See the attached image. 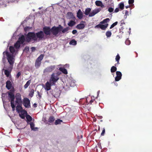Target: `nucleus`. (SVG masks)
I'll return each mask as SVG.
<instances>
[{
  "instance_id": "nucleus-56",
  "label": "nucleus",
  "mask_w": 152,
  "mask_h": 152,
  "mask_svg": "<svg viewBox=\"0 0 152 152\" xmlns=\"http://www.w3.org/2000/svg\"><path fill=\"white\" fill-rule=\"evenodd\" d=\"M119 11V9L118 8H116L115 10V12H117Z\"/></svg>"
},
{
  "instance_id": "nucleus-22",
  "label": "nucleus",
  "mask_w": 152,
  "mask_h": 152,
  "mask_svg": "<svg viewBox=\"0 0 152 152\" xmlns=\"http://www.w3.org/2000/svg\"><path fill=\"white\" fill-rule=\"evenodd\" d=\"M22 105L18 104L16 107V111L18 113H20V112L22 111V110H23Z\"/></svg>"
},
{
  "instance_id": "nucleus-11",
  "label": "nucleus",
  "mask_w": 152,
  "mask_h": 152,
  "mask_svg": "<svg viewBox=\"0 0 152 152\" xmlns=\"http://www.w3.org/2000/svg\"><path fill=\"white\" fill-rule=\"evenodd\" d=\"M101 10V8H99L93 10L91 12H90L89 15V17H91L94 16L95 15L100 11Z\"/></svg>"
},
{
  "instance_id": "nucleus-13",
  "label": "nucleus",
  "mask_w": 152,
  "mask_h": 152,
  "mask_svg": "<svg viewBox=\"0 0 152 152\" xmlns=\"http://www.w3.org/2000/svg\"><path fill=\"white\" fill-rule=\"evenodd\" d=\"M55 65H52L47 67L44 70V73L50 72H52L55 68Z\"/></svg>"
},
{
  "instance_id": "nucleus-31",
  "label": "nucleus",
  "mask_w": 152,
  "mask_h": 152,
  "mask_svg": "<svg viewBox=\"0 0 152 152\" xmlns=\"http://www.w3.org/2000/svg\"><path fill=\"white\" fill-rule=\"evenodd\" d=\"M31 81L30 80H28L26 84L24 86V88L25 89H26L28 88V86L30 85L31 83Z\"/></svg>"
},
{
  "instance_id": "nucleus-47",
  "label": "nucleus",
  "mask_w": 152,
  "mask_h": 152,
  "mask_svg": "<svg viewBox=\"0 0 152 152\" xmlns=\"http://www.w3.org/2000/svg\"><path fill=\"white\" fill-rule=\"evenodd\" d=\"M129 11L127 10H126L125 11V15H124V18L126 19L127 18V16L129 15Z\"/></svg>"
},
{
  "instance_id": "nucleus-14",
  "label": "nucleus",
  "mask_w": 152,
  "mask_h": 152,
  "mask_svg": "<svg viewBox=\"0 0 152 152\" xmlns=\"http://www.w3.org/2000/svg\"><path fill=\"white\" fill-rule=\"evenodd\" d=\"M108 24L106 23L104 25L102 24H99L95 26V28H100L102 30H105L108 27Z\"/></svg>"
},
{
  "instance_id": "nucleus-25",
  "label": "nucleus",
  "mask_w": 152,
  "mask_h": 152,
  "mask_svg": "<svg viewBox=\"0 0 152 152\" xmlns=\"http://www.w3.org/2000/svg\"><path fill=\"white\" fill-rule=\"evenodd\" d=\"M91 10V9L90 8H87L85 11L84 14L86 15H89Z\"/></svg>"
},
{
  "instance_id": "nucleus-12",
  "label": "nucleus",
  "mask_w": 152,
  "mask_h": 152,
  "mask_svg": "<svg viewBox=\"0 0 152 152\" xmlns=\"http://www.w3.org/2000/svg\"><path fill=\"white\" fill-rule=\"evenodd\" d=\"M60 91L58 89H55L52 91V94L56 98L60 96Z\"/></svg>"
},
{
  "instance_id": "nucleus-53",
  "label": "nucleus",
  "mask_w": 152,
  "mask_h": 152,
  "mask_svg": "<svg viewBox=\"0 0 152 152\" xmlns=\"http://www.w3.org/2000/svg\"><path fill=\"white\" fill-rule=\"evenodd\" d=\"M134 0H129V4H132L134 2Z\"/></svg>"
},
{
  "instance_id": "nucleus-19",
  "label": "nucleus",
  "mask_w": 152,
  "mask_h": 152,
  "mask_svg": "<svg viewBox=\"0 0 152 152\" xmlns=\"http://www.w3.org/2000/svg\"><path fill=\"white\" fill-rule=\"evenodd\" d=\"M18 41L20 42L21 44H23L26 41V37L23 35H22L20 37L18 38Z\"/></svg>"
},
{
  "instance_id": "nucleus-38",
  "label": "nucleus",
  "mask_w": 152,
  "mask_h": 152,
  "mask_svg": "<svg viewBox=\"0 0 152 152\" xmlns=\"http://www.w3.org/2000/svg\"><path fill=\"white\" fill-rule=\"evenodd\" d=\"M112 35V33L110 31H107L106 33V35L107 37H110Z\"/></svg>"
},
{
  "instance_id": "nucleus-54",
  "label": "nucleus",
  "mask_w": 152,
  "mask_h": 152,
  "mask_svg": "<svg viewBox=\"0 0 152 152\" xmlns=\"http://www.w3.org/2000/svg\"><path fill=\"white\" fill-rule=\"evenodd\" d=\"M77 32V31L76 30H74L72 31V33L73 34H75Z\"/></svg>"
},
{
  "instance_id": "nucleus-23",
  "label": "nucleus",
  "mask_w": 152,
  "mask_h": 152,
  "mask_svg": "<svg viewBox=\"0 0 152 152\" xmlns=\"http://www.w3.org/2000/svg\"><path fill=\"white\" fill-rule=\"evenodd\" d=\"M85 25L83 23H80L78 25H77L76 26V28L80 30L83 29L85 27Z\"/></svg>"
},
{
  "instance_id": "nucleus-32",
  "label": "nucleus",
  "mask_w": 152,
  "mask_h": 152,
  "mask_svg": "<svg viewBox=\"0 0 152 152\" xmlns=\"http://www.w3.org/2000/svg\"><path fill=\"white\" fill-rule=\"evenodd\" d=\"M69 44L71 45H75L77 44V42L75 39H73L70 42Z\"/></svg>"
},
{
  "instance_id": "nucleus-46",
  "label": "nucleus",
  "mask_w": 152,
  "mask_h": 152,
  "mask_svg": "<svg viewBox=\"0 0 152 152\" xmlns=\"http://www.w3.org/2000/svg\"><path fill=\"white\" fill-rule=\"evenodd\" d=\"M13 65H10L8 67L6 68V69H7V70L9 71H10V70L9 69H10V68H11V71H12V69L13 68Z\"/></svg>"
},
{
  "instance_id": "nucleus-5",
  "label": "nucleus",
  "mask_w": 152,
  "mask_h": 152,
  "mask_svg": "<svg viewBox=\"0 0 152 152\" xmlns=\"http://www.w3.org/2000/svg\"><path fill=\"white\" fill-rule=\"evenodd\" d=\"M57 74L53 73L51 75L49 79V82H52L54 84L56 83L59 79V77H58Z\"/></svg>"
},
{
  "instance_id": "nucleus-2",
  "label": "nucleus",
  "mask_w": 152,
  "mask_h": 152,
  "mask_svg": "<svg viewBox=\"0 0 152 152\" xmlns=\"http://www.w3.org/2000/svg\"><path fill=\"white\" fill-rule=\"evenodd\" d=\"M3 54L4 55L3 59L5 58L4 55L6 54L8 61L10 65H13L15 59L14 58L13 55L11 54L7 51L4 52Z\"/></svg>"
},
{
  "instance_id": "nucleus-7",
  "label": "nucleus",
  "mask_w": 152,
  "mask_h": 152,
  "mask_svg": "<svg viewBox=\"0 0 152 152\" xmlns=\"http://www.w3.org/2000/svg\"><path fill=\"white\" fill-rule=\"evenodd\" d=\"M15 102L18 104H22V101L21 99V95L19 93H17L15 95Z\"/></svg>"
},
{
  "instance_id": "nucleus-41",
  "label": "nucleus",
  "mask_w": 152,
  "mask_h": 152,
  "mask_svg": "<svg viewBox=\"0 0 152 152\" xmlns=\"http://www.w3.org/2000/svg\"><path fill=\"white\" fill-rule=\"evenodd\" d=\"M29 124L31 129L32 130H34V124L32 122H31Z\"/></svg>"
},
{
  "instance_id": "nucleus-57",
  "label": "nucleus",
  "mask_w": 152,
  "mask_h": 152,
  "mask_svg": "<svg viewBox=\"0 0 152 152\" xmlns=\"http://www.w3.org/2000/svg\"><path fill=\"white\" fill-rule=\"evenodd\" d=\"M37 94H38V96H39V97L40 98L41 97V96L40 95V92H39V91H37Z\"/></svg>"
},
{
  "instance_id": "nucleus-24",
  "label": "nucleus",
  "mask_w": 152,
  "mask_h": 152,
  "mask_svg": "<svg viewBox=\"0 0 152 152\" xmlns=\"http://www.w3.org/2000/svg\"><path fill=\"white\" fill-rule=\"evenodd\" d=\"M10 71H9L7 70H5L4 71V72L5 75L7 77H9L10 75L11 71V68L10 69H9Z\"/></svg>"
},
{
  "instance_id": "nucleus-3",
  "label": "nucleus",
  "mask_w": 152,
  "mask_h": 152,
  "mask_svg": "<svg viewBox=\"0 0 152 152\" xmlns=\"http://www.w3.org/2000/svg\"><path fill=\"white\" fill-rule=\"evenodd\" d=\"M35 34L37 42L45 39V34L43 31H40Z\"/></svg>"
},
{
  "instance_id": "nucleus-36",
  "label": "nucleus",
  "mask_w": 152,
  "mask_h": 152,
  "mask_svg": "<svg viewBox=\"0 0 152 152\" xmlns=\"http://www.w3.org/2000/svg\"><path fill=\"white\" fill-rule=\"evenodd\" d=\"M120 57L118 54L116 56L115 58V60L116 61H117V64H119V61L120 59Z\"/></svg>"
},
{
  "instance_id": "nucleus-18",
  "label": "nucleus",
  "mask_w": 152,
  "mask_h": 152,
  "mask_svg": "<svg viewBox=\"0 0 152 152\" xmlns=\"http://www.w3.org/2000/svg\"><path fill=\"white\" fill-rule=\"evenodd\" d=\"M95 4L97 6L100 7L102 8H103L105 6L103 4L102 2L100 1H96L95 2Z\"/></svg>"
},
{
  "instance_id": "nucleus-39",
  "label": "nucleus",
  "mask_w": 152,
  "mask_h": 152,
  "mask_svg": "<svg viewBox=\"0 0 152 152\" xmlns=\"http://www.w3.org/2000/svg\"><path fill=\"white\" fill-rule=\"evenodd\" d=\"M62 122V121L59 119H57L56 120L55 124V125L59 124L61 123V122Z\"/></svg>"
},
{
  "instance_id": "nucleus-21",
  "label": "nucleus",
  "mask_w": 152,
  "mask_h": 152,
  "mask_svg": "<svg viewBox=\"0 0 152 152\" xmlns=\"http://www.w3.org/2000/svg\"><path fill=\"white\" fill-rule=\"evenodd\" d=\"M12 83L10 80H7L6 82V88L8 90L10 89L12 87Z\"/></svg>"
},
{
  "instance_id": "nucleus-9",
  "label": "nucleus",
  "mask_w": 152,
  "mask_h": 152,
  "mask_svg": "<svg viewBox=\"0 0 152 152\" xmlns=\"http://www.w3.org/2000/svg\"><path fill=\"white\" fill-rule=\"evenodd\" d=\"M60 31L58 30V28L54 26L51 28V33L55 36H57Z\"/></svg>"
},
{
  "instance_id": "nucleus-61",
  "label": "nucleus",
  "mask_w": 152,
  "mask_h": 152,
  "mask_svg": "<svg viewBox=\"0 0 152 152\" xmlns=\"http://www.w3.org/2000/svg\"><path fill=\"white\" fill-rule=\"evenodd\" d=\"M130 7V6L129 5H128V6H126L125 7L126 9H127L129 7Z\"/></svg>"
},
{
  "instance_id": "nucleus-63",
  "label": "nucleus",
  "mask_w": 152,
  "mask_h": 152,
  "mask_svg": "<svg viewBox=\"0 0 152 152\" xmlns=\"http://www.w3.org/2000/svg\"><path fill=\"white\" fill-rule=\"evenodd\" d=\"M68 14L70 13V14H72V12H68Z\"/></svg>"
},
{
  "instance_id": "nucleus-6",
  "label": "nucleus",
  "mask_w": 152,
  "mask_h": 152,
  "mask_svg": "<svg viewBox=\"0 0 152 152\" xmlns=\"http://www.w3.org/2000/svg\"><path fill=\"white\" fill-rule=\"evenodd\" d=\"M44 55L41 54L36 59L35 63V66L36 68H38L40 66L41 63V61Z\"/></svg>"
},
{
  "instance_id": "nucleus-34",
  "label": "nucleus",
  "mask_w": 152,
  "mask_h": 152,
  "mask_svg": "<svg viewBox=\"0 0 152 152\" xmlns=\"http://www.w3.org/2000/svg\"><path fill=\"white\" fill-rule=\"evenodd\" d=\"M55 120V119L54 117L53 116H50L49 118L48 122L51 123L53 122Z\"/></svg>"
},
{
  "instance_id": "nucleus-55",
  "label": "nucleus",
  "mask_w": 152,
  "mask_h": 152,
  "mask_svg": "<svg viewBox=\"0 0 152 152\" xmlns=\"http://www.w3.org/2000/svg\"><path fill=\"white\" fill-rule=\"evenodd\" d=\"M31 49L32 52L36 50V48L35 47H32L31 48Z\"/></svg>"
},
{
  "instance_id": "nucleus-27",
  "label": "nucleus",
  "mask_w": 152,
  "mask_h": 152,
  "mask_svg": "<svg viewBox=\"0 0 152 152\" xmlns=\"http://www.w3.org/2000/svg\"><path fill=\"white\" fill-rule=\"evenodd\" d=\"M20 44H21L20 42H19V41H17L16 43L14 44V46L16 48L18 49L20 48Z\"/></svg>"
},
{
  "instance_id": "nucleus-26",
  "label": "nucleus",
  "mask_w": 152,
  "mask_h": 152,
  "mask_svg": "<svg viewBox=\"0 0 152 152\" xmlns=\"http://www.w3.org/2000/svg\"><path fill=\"white\" fill-rule=\"evenodd\" d=\"M59 70L64 74H67V72L66 69L64 68L60 67L59 68Z\"/></svg>"
},
{
  "instance_id": "nucleus-64",
  "label": "nucleus",
  "mask_w": 152,
  "mask_h": 152,
  "mask_svg": "<svg viewBox=\"0 0 152 152\" xmlns=\"http://www.w3.org/2000/svg\"><path fill=\"white\" fill-rule=\"evenodd\" d=\"M116 64H115V66H116Z\"/></svg>"
},
{
  "instance_id": "nucleus-51",
  "label": "nucleus",
  "mask_w": 152,
  "mask_h": 152,
  "mask_svg": "<svg viewBox=\"0 0 152 152\" xmlns=\"http://www.w3.org/2000/svg\"><path fill=\"white\" fill-rule=\"evenodd\" d=\"M105 132V129L104 128L103 129L102 132L101 133V136H104Z\"/></svg>"
},
{
  "instance_id": "nucleus-43",
  "label": "nucleus",
  "mask_w": 152,
  "mask_h": 152,
  "mask_svg": "<svg viewBox=\"0 0 152 152\" xmlns=\"http://www.w3.org/2000/svg\"><path fill=\"white\" fill-rule=\"evenodd\" d=\"M118 23V22L117 21H116L113 23L112 25H111L110 27V29H111L114 27Z\"/></svg>"
},
{
  "instance_id": "nucleus-10",
  "label": "nucleus",
  "mask_w": 152,
  "mask_h": 152,
  "mask_svg": "<svg viewBox=\"0 0 152 152\" xmlns=\"http://www.w3.org/2000/svg\"><path fill=\"white\" fill-rule=\"evenodd\" d=\"M23 105L27 108L30 107V103L29 99L27 98H24L23 99Z\"/></svg>"
},
{
  "instance_id": "nucleus-16",
  "label": "nucleus",
  "mask_w": 152,
  "mask_h": 152,
  "mask_svg": "<svg viewBox=\"0 0 152 152\" xmlns=\"http://www.w3.org/2000/svg\"><path fill=\"white\" fill-rule=\"evenodd\" d=\"M116 75L115 80L116 81H118L121 79L122 74L120 72L118 71L116 72Z\"/></svg>"
},
{
  "instance_id": "nucleus-45",
  "label": "nucleus",
  "mask_w": 152,
  "mask_h": 152,
  "mask_svg": "<svg viewBox=\"0 0 152 152\" xmlns=\"http://www.w3.org/2000/svg\"><path fill=\"white\" fill-rule=\"evenodd\" d=\"M29 47L28 46H26L25 47L24 50L26 53H27L29 51Z\"/></svg>"
},
{
  "instance_id": "nucleus-15",
  "label": "nucleus",
  "mask_w": 152,
  "mask_h": 152,
  "mask_svg": "<svg viewBox=\"0 0 152 152\" xmlns=\"http://www.w3.org/2000/svg\"><path fill=\"white\" fill-rule=\"evenodd\" d=\"M55 84H53L52 82H49L48 81L45 84V89L47 91H49L51 89V86L54 85Z\"/></svg>"
},
{
  "instance_id": "nucleus-37",
  "label": "nucleus",
  "mask_w": 152,
  "mask_h": 152,
  "mask_svg": "<svg viewBox=\"0 0 152 152\" xmlns=\"http://www.w3.org/2000/svg\"><path fill=\"white\" fill-rule=\"evenodd\" d=\"M10 50L11 53H13L15 52V50L14 47L11 46L9 48Z\"/></svg>"
},
{
  "instance_id": "nucleus-62",
  "label": "nucleus",
  "mask_w": 152,
  "mask_h": 152,
  "mask_svg": "<svg viewBox=\"0 0 152 152\" xmlns=\"http://www.w3.org/2000/svg\"><path fill=\"white\" fill-rule=\"evenodd\" d=\"M85 23V21H82L81 22V23Z\"/></svg>"
},
{
  "instance_id": "nucleus-17",
  "label": "nucleus",
  "mask_w": 152,
  "mask_h": 152,
  "mask_svg": "<svg viewBox=\"0 0 152 152\" xmlns=\"http://www.w3.org/2000/svg\"><path fill=\"white\" fill-rule=\"evenodd\" d=\"M27 114V112L25 110H22V111L19 113L20 117L22 119H24L25 115Z\"/></svg>"
},
{
  "instance_id": "nucleus-28",
  "label": "nucleus",
  "mask_w": 152,
  "mask_h": 152,
  "mask_svg": "<svg viewBox=\"0 0 152 152\" xmlns=\"http://www.w3.org/2000/svg\"><path fill=\"white\" fill-rule=\"evenodd\" d=\"M110 20V19L109 18H107L106 19H105L104 20H103L102 21L100 22V24H104L106 23H108L109 22Z\"/></svg>"
},
{
  "instance_id": "nucleus-4",
  "label": "nucleus",
  "mask_w": 152,
  "mask_h": 152,
  "mask_svg": "<svg viewBox=\"0 0 152 152\" xmlns=\"http://www.w3.org/2000/svg\"><path fill=\"white\" fill-rule=\"evenodd\" d=\"M15 89L13 88V89L10 90L9 91L7 92L8 96L9 98L10 99V103L14 102L15 99V96L14 94Z\"/></svg>"
},
{
  "instance_id": "nucleus-44",
  "label": "nucleus",
  "mask_w": 152,
  "mask_h": 152,
  "mask_svg": "<svg viewBox=\"0 0 152 152\" xmlns=\"http://www.w3.org/2000/svg\"><path fill=\"white\" fill-rule=\"evenodd\" d=\"M11 106L12 108V110L14 111L15 110V106L14 104V102L10 103Z\"/></svg>"
},
{
  "instance_id": "nucleus-49",
  "label": "nucleus",
  "mask_w": 152,
  "mask_h": 152,
  "mask_svg": "<svg viewBox=\"0 0 152 152\" xmlns=\"http://www.w3.org/2000/svg\"><path fill=\"white\" fill-rule=\"evenodd\" d=\"M114 9L112 7H109L108 9V11L110 12H111L113 11Z\"/></svg>"
},
{
  "instance_id": "nucleus-40",
  "label": "nucleus",
  "mask_w": 152,
  "mask_h": 152,
  "mask_svg": "<svg viewBox=\"0 0 152 152\" xmlns=\"http://www.w3.org/2000/svg\"><path fill=\"white\" fill-rule=\"evenodd\" d=\"M26 118L28 121L30 122L32 120L31 117L29 115H26Z\"/></svg>"
},
{
  "instance_id": "nucleus-8",
  "label": "nucleus",
  "mask_w": 152,
  "mask_h": 152,
  "mask_svg": "<svg viewBox=\"0 0 152 152\" xmlns=\"http://www.w3.org/2000/svg\"><path fill=\"white\" fill-rule=\"evenodd\" d=\"M43 31L44 34L50 36L51 34V28L49 27L45 26L43 27Z\"/></svg>"
},
{
  "instance_id": "nucleus-50",
  "label": "nucleus",
  "mask_w": 152,
  "mask_h": 152,
  "mask_svg": "<svg viewBox=\"0 0 152 152\" xmlns=\"http://www.w3.org/2000/svg\"><path fill=\"white\" fill-rule=\"evenodd\" d=\"M21 75V73L20 72H18L16 75V78L17 79Z\"/></svg>"
},
{
  "instance_id": "nucleus-52",
  "label": "nucleus",
  "mask_w": 152,
  "mask_h": 152,
  "mask_svg": "<svg viewBox=\"0 0 152 152\" xmlns=\"http://www.w3.org/2000/svg\"><path fill=\"white\" fill-rule=\"evenodd\" d=\"M125 42L126 44L127 45H129L130 43V42L129 40H126Z\"/></svg>"
},
{
  "instance_id": "nucleus-20",
  "label": "nucleus",
  "mask_w": 152,
  "mask_h": 152,
  "mask_svg": "<svg viewBox=\"0 0 152 152\" xmlns=\"http://www.w3.org/2000/svg\"><path fill=\"white\" fill-rule=\"evenodd\" d=\"M77 14V16L79 19H81L83 17V13L80 9H79L78 11Z\"/></svg>"
},
{
  "instance_id": "nucleus-30",
  "label": "nucleus",
  "mask_w": 152,
  "mask_h": 152,
  "mask_svg": "<svg viewBox=\"0 0 152 152\" xmlns=\"http://www.w3.org/2000/svg\"><path fill=\"white\" fill-rule=\"evenodd\" d=\"M119 7L121 10H123L124 9V5L123 2H121L119 4Z\"/></svg>"
},
{
  "instance_id": "nucleus-48",
  "label": "nucleus",
  "mask_w": 152,
  "mask_h": 152,
  "mask_svg": "<svg viewBox=\"0 0 152 152\" xmlns=\"http://www.w3.org/2000/svg\"><path fill=\"white\" fill-rule=\"evenodd\" d=\"M58 27V30L60 31H61V29L63 28V26L60 25H59L58 26V27Z\"/></svg>"
},
{
  "instance_id": "nucleus-1",
  "label": "nucleus",
  "mask_w": 152,
  "mask_h": 152,
  "mask_svg": "<svg viewBox=\"0 0 152 152\" xmlns=\"http://www.w3.org/2000/svg\"><path fill=\"white\" fill-rule=\"evenodd\" d=\"M35 34L34 32H29L26 36V41L29 42L31 41L37 42Z\"/></svg>"
},
{
  "instance_id": "nucleus-42",
  "label": "nucleus",
  "mask_w": 152,
  "mask_h": 152,
  "mask_svg": "<svg viewBox=\"0 0 152 152\" xmlns=\"http://www.w3.org/2000/svg\"><path fill=\"white\" fill-rule=\"evenodd\" d=\"M69 29V27H67L65 28H64L63 30L62 31V32L64 33L68 31Z\"/></svg>"
},
{
  "instance_id": "nucleus-35",
  "label": "nucleus",
  "mask_w": 152,
  "mask_h": 152,
  "mask_svg": "<svg viewBox=\"0 0 152 152\" xmlns=\"http://www.w3.org/2000/svg\"><path fill=\"white\" fill-rule=\"evenodd\" d=\"M34 90L33 89H31L29 94V96L31 97H33L34 95Z\"/></svg>"
},
{
  "instance_id": "nucleus-59",
  "label": "nucleus",
  "mask_w": 152,
  "mask_h": 152,
  "mask_svg": "<svg viewBox=\"0 0 152 152\" xmlns=\"http://www.w3.org/2000/svg\"><path fill=\"white\" fill-rule=\"evenodd\" d=\"M55 74H57V76L58 77H59V76L61 74V72H58L56 73H55Z\"/></svg>"
},
{
  "instance_id": "nucleus-60",
  "label": "nucleus",
  "mask_w": 152,
  "mask_h": 152,
  "mask_svg": "<svg viewBox=\"0 0 152 152\" xmlns=\"http://www.w3.org/2000/svg\"><path fill=\"white\" fill-rule=\"evenodd\" d=\"M33 106L34 107H36L37 106V104L36 103H34L33 105Z\"/></svg>"
},
{
  "instance_id": "nucleus-58",
  "label": "nucleus",
  "mask_w": 152,
  "mask_h": 152,
  "mask_svg": "<svg viewBox=\"0 0 152 152\" xmlns=\"http://www.w3.org/2000/svg\"><path fill=\"white\" fill-rule=\"evenodd\" d=\"M95 100V99H92L90 101V103L91 104L92 102H93Z\"/></svg>"
},
{
  "instance_id": "nucleus-29",
  "label": "nucleus",
  "mask_w": 152,
  "mask_h": 152,
  "mask_svg": "<svg viewBox=\"0 0 152 152\" xmlns=\"http://www.w3.org/2000/svg\"><path fill=\"white\" fill-rule=\"evenodd\" d=\"M75 24V22L73 20H70L68 23V25L69 26L72 27L74 26Z\"/></svg>"
},
{
  "instance_id": "nucleus-33",
  "label": "nucleus",
  "mask_w": 152,
  "mask_h": 152,
  "mask_svg": "<svg viewBox=\"0 0 152 152\" xmlns=\"http://www.w3.org/2000/svg\"><path fill=\"white\" fill-rule=\"evenodd\" d=\"M117 69L116 67L114 66H112L111 68L110 71L112 73L116 71Z\"/></svg>"
}]
</instances>
